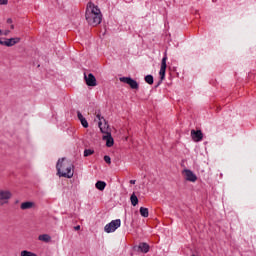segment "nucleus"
<instances>
[{
  "instance_id": "1",
  "label": "nucleus",
  "mask_w": 256,
  "mask_h": 256,
  "mask_svg": "<svg viewBox=\"0 0 256 256\" xmlns=\"http://www.w3.org/2000/svg\"><path fill=\"white\" fill-rule=\"evenodd\" d=\"M85 18L88 24L92 27H97V25H101V21H103V14L99 6L95 5L93 2H88Z\"/></svg>"
},
{
  "instance_id": "2",
  "label": "nucleus",
  "mask_w": 256,
  "mask_h": 256,
  "mask_svg": "<svg viewBox=\"0 0 256 256\" xmlns=\"http://www.w3.org/2000/svg\"><path fill=\"white\" fill-rule=\"evenodd\" d=\"M73 162L67 160V158H61L56 164L58 177H65L66 179L73 178Z\"/></svg>"
},
{
  "instance_id": "3",
  "label": "nucleus",
  "mask_w": 256,
  "mask_h": 256,
  "mask_svg": "<svg viewBox=\"0 0 256 256\" xmlns=\"http://www.w3.org/2000/svg\"><path fill=\"white\" fill-rule=\"evenodd\" d=\"M13 198V193L9 190L0 189V207L3 205H9V201Z\"/></svg>"
},
{
  "instance_id": "4",
  "label": "nucleus",
  "mask_w": 256,
  "mask_h": 256,
  "mask_svg": "<svg viewBox=\"0 0 256 256\" xmlns=\"http://www.w3.org/2000/svg\"><path fill=\"white\" fill-rule=\"evenodd\" d=\"M119 227H121V219L112 220L110 223L105 225L104 231L106 233H115Z\"/></svg>"
},
{
  "instance_id": "5",
  "label": "nucleus",
  "mask_w": 256,
  "mask_h": 256,
  "mask_svg": "<svg viewBox=\"0 0 256 256\" xmlns=\"http://www.w3.org/2000/svg\"><path fill=\"white\" fill-rule=\"evenodd\" d=\"M21 41V38H0V45H4L5 47H13L14 45H17Z\"/></svg>"
},
{
  "instance_id": "6",
  "label": "nucleus",
  "mask_w": 256,
  "mask_h": 256,
  "mask_svg": "<svg viewBox=\"0 0 256 256\" xmlns=\"http://www.w3.org/2000/svg\"><path fill=\"white\" fill-rule=\"evenodd\" d=\"M84 80L88 87H97V78L92 73L88 75L84 73Z\"/></svg>"
},
{
  "instance_id": "7",
  "label": "nucleus",
  "mask_w": 256,
  "mask_h": 256,
  "mask_svg": "<svg viewBox=\"0 0 256 256\" xmlns=\"http://www.w3.org/2000/svg\"><path fill=\"white\" fill-rule=\"evenodd\" d=\"M120 81L121 83H126V85H129L131 89H139V83L130 77H121Z\"/></svg>"
},
{
  "instance_id": "8",
  "label": "nucleus",
  "mask_w": 256,
  "mask_h": 256,
  "mask_svg": "<svg viewBox=\"0 0 256 256\" xmlns=\"http://www.w3.org/2000/svg\"><path fill=\"white\" fill-rule=\"evenodd\" d=\"M167 71V53L164 54L161 62V68L159 71L160 79L163 81L165 79V72Z\"/></svg>"
},
{
  "instance_id": "9",
  "label": "nucleus",
  "mask_w": 256,
  "mask_h": 256,
  "mask_svg": "<svg viewBox=\"0 0 256 256\" xmlns=\"http://www.w3.org/2000/svg\"><path fill=\"white\" fill-rule=\"evenodd\" d=\"M182 173H183L186 181H190L191 183H195V181H197V175H195V173H193V171H191L189 169H185V170H183Z\"/></svg>"
},
{
  "instance_id": "10",
  "label": "nucleus",
  "mask_w": 256,
  "mask_h": 256,
  "mask_svg": "<svg viewBox=\"0 0 256 256\" xmlns=\"http://www.w3.org/2000/svg\"><path fill=\"white\" fill-rule=\"evenodd\" d=\"M98 127H99L101 133H103L104 135H107V133H111V132H109V124L107 123V120H105V119H103V121L98 122Z\"/></svg>"
},
{
  "instance_id": "11",
  "label": "nucleus",
  "mask_w": 256,
  "mask_h": 256,
  "mask_svg": "<svg viewBox=\"0 0 256 256\" xmlns=\"http://www.w3.org/2000/svg\"><path fill=\"white\" fill-rule=\"evenodd\" d=\"M191 138L195 143H199V141H203V132L201 130H191Z\"/></svg>"
},
{
  "instance_id": "12",
  "label": "nucleus",
  "mask_w": 256,
  "mask_h": 256,
  "mask_svg": "<svg viewBox=\"0 0 256 256\" xmlns=\"http://www.w3.org/2000/svg\"><path fill=\"white\" fill-rule=\"evenodd\" d=\"M102 139L106 141V147H113V145H115V140L113 136H111V133L104 134Z\"/></svg>"
},
{
  "instance_id": "13",
  "label": "nucleus",
  "mask_w": 256,
  "mask_h": 256,
  "mask_svg": "<svg viewBox=\"0 0 256 256\" xmlns=\"http://www.w3.org/2000/svg\"><path fill=\"white\" fill-rule=\"evenodd\" d=\"M77 117L82 125V127H84V129H87V127H89V122H87V119H85V117H83V114H81L79 111L77 112Z\"/></svg>"
},
{
  "instance_id": "14",
  "label": "nucleus",
  "mask_w": 256,
  "mask_h": 256,
  "mask_svg": "<svg viewBox=\"0 0 256 256\" xmlns=\"http://www.w3.org/2000/svg\"><path fill=\"white\" fill-rule=\"evenodd\" d=\"M33 207H35V203L33 202H23L20 206V209H22V211H25L27 209H33Z\"/></svg>"
},
{
  "instance_id": "15",
  "label": "nucleus",
  "mask_w": 256,
  "mask_h": 256,
  "mask_svg": "<svg viewBox=\"0 0 256 256\" xmlns=\"http://www.w3.org/2000/svg\"><path fill=\"white\" fill-rule=\"evenodd\" d=\"M138 249L141 253H149V244L142 242L139 244Z\"/></svg>"
},
{
  "instance_id": "16",
  "label": "nucleus",
  "mask_w": 256,
  "mask_h": 256,
  "mask_svg": "<svg viewBox=\"0 0 256 256\" xmlns=\"http://www.w3.org/2000/svg\"><path fill=\"white\" fill-rule=\"evenodd\" d=\"M38 241H42L43 243H49V241H51V236L49 234H41L38 236Z\"/></svg>"
},
{
  "instance_id": "17",
  "label": "nucleus",
  "mask_w": 256,
  "mask_h": 256,
  "mask_svg": "<svg viewBox=\"0 0 256 256\" xmlns=\"http://www.w3.org/2000/svg\"><path fill=\"white\" fill-rule=\"evenodd\" d=\"M95 187L99 191H105V187H107V183H105L103 181H98V182H96Z\"/></svg>"
},
{
  "instance_id": "18",
  "label": "nucleus",
  "mask_w": 256,
  "mask_h": 256,
  "mask_svg": "<svg viewBox=\"0 0 256 256\" xmlns=\"http://www.w3.org/2000/svg\"><path fill=\"white\" fill-rule=\"evenodd\" d=\"M130 201H131V205H133V207H137V205L139 204V198H137V195H135V193H133L131 195Z\"/></svg>"
},
{
  "instance_id": "19",
  "label": "nucleus",
  "mask_w": 256,
  "mask_h": 256,
  "mask_svg": "<svg viewBox=\"0 0 256 256\" xmlns=\"http://www.w3.org/2000/svg\"><path fill=\"white\" fill-rule=\"evenodd\" d=\"M140 215L142 217H149V209L145 207H140Z\"/></svg>"
},
{
  "instance_id": "20",
  "label": "nucleus",
  "mask_w": 256,
  "mask_h": 256,
  "mask_svg": "<svg viewBox=\"0 0 256 256\" xmlns=\"http://www.w3.org/2000/svg\"><path fill=\"white\" fill-rule=\"evenodd\" d=\"M145 81L148 83V85H153V75L145 76Z\"/></svg>"
},
{
  "instance_id": "21",
  "label": "nucleus",
  "mask_w": 256,
  "mask_h": 256,
  "mask_svg": "<svg viewBox=\"0 0 256 256\" xmlns=\"http://www.w3.org/2000/svg\"><path fill=\"white\" fill-rule=\"evenodd\" d=\"M93 153H95V151L91 149H86L84 150V157H89L90 155H93Z\"/></svg>"
},
{
  "instance_id": "22",
  "label": "nucleus",
  "mask_w": 256,
  "mask_h": 256,
  "mask_svg": "<svg viewBox=\"0 0 256 256\" xmlns=\"http://www.w3.org/2000/svg\"><path fill=\"white\" fill-rule=\"evenodd\" d=\"M104 161L105 163H107L108 165H111V157L110 156H104Z\"/></svg>"
},
{
  "instance_id": "23",
  "label": "nucleus",
  "mask_w": 256,
  "mask_h": 256,
  "mask_svg": "<svg viewBox=\"0 0 256 256\" xmlns=\"http://www.w3.org/2000/svg\"><path fill=\"white\" fill-rule=\"evenodd\" d=\"M96 119L99 120V121H103V119H105V118H103V117L101 116V114L98 113V114L96 115Z\"/></svg>"
},
{
  "instance_id": "24",
  "label": "nucleus",
  "mask_w": 256,
  "mask_h": 256,
  "mask_svg": "<svg viewBox=\"0 0 256 256\" xmlns=\"http://www.w3.org/2000/svg\"><path fill=\"white\" fill-rule=\"evenodd\" d=\"M9 3V0H0V5H7Z\"/></svg>"
},
{
  "instance_id": "25",
  "label": "nucleus",
  "mask_w": 256,
  "mask_h": 256,
  "mask_svg": "<svg viewBox=\"0 0 256 256\" xmlns=\"http://www.w3.org/2000/svg\"><path fill=\"white\" fill-rule=\"evenodd\" d=\"M6 23H8V25H12V24H13V19L8 18V19L6 20Z\"/></svg>"
},
{
  "instance_id": "26",
  "label": "nucleus",
  "mask_w": 256,
  "mask_h": 256,
  "mask_svg": "<svg viewBox=\"0 0 256 256\" xmlns=\"http://www.w3.org/2000/svg\"><path fill=\"white\" fill-rule=\"evenodd\" d=\"M9 33H11V31H9V30H5L4 32H2V35L7 36V35H9Z\"/></svg>"
},
{
  "instance_id": "27",
  "label": "nucleus",
  "mask_w": 256,
  "mask_h": 256,
  "mask_svg": "<svg viewBox=\"0 0 256 256\" xmlns=\"http://www.w3.org/2000/svg\"><path fill=\"white\" fill-rule=\"evenodd\" d=\"M75 231H79L81 229V226L80 225H77L74 227Z\"/></svg>"
},
{
  "instance_id": "28",
  "label": "nucleus",
  "mask_w": 256,
  "mask_h": 256,
  "mask_svg": "<svg viewBox=\"0 0 256 256\" xmlns=\"http://www.w3.org/2000/svg\"><path fill=\"white\" fill-rule=\"evenodd\" d=\"M135 183H136V180H130L131 185H135Z\"/></svg>"
},
{
  "instance_id": "29",
  "label": "nucleus",
  "mask_w": 256,
  "mask_h": 256,
  "mask_svg": "<svg viewBox=\"0 0 256 256\" xmlns=\"http://www.w3.org/2000/svg\"><path fill=\"white\" fill-rule=\"evenodd\" d=\"M10 29H15V25L11 24Z\"/></svg>"
},
{
  "instance_id": "30",
  "label": "nucleus",
  "mask_w": 256,
  "mask_h": 256,
  "mask_svg": "<svg viewBox=\"0 0 256 256\" xmlns=\"http://www.w3.org/2000/svg\"><path fill=\"white\" fill-rule=\"evenodd\" d=\"M0 35H3V31L0 29Z\"/></svg>"
}]
</instances>
